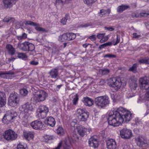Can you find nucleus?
<instances>
[{"instance_id":"bb28decb","label":"nucleus","mask_w":149,"mask_h":149,"mask_svg":"<svg viewBox=\"0 0 149 149\" xmlns=\"http://www.w3.org/2000/svg\"><path fill=\"white\" fill-rule=\"evenodd\" d=\"M110 12V9H107V10L102 9V10H100L99 15L100 17H104V16H106V15H108Z\"/></svg>"},{"instance_id":"774afa93","label":"nucleus","mask_w":149,"mask_h":149,"mask_svg":"<svg viewBox=\"0 0 149 149\" xmlns=\"http://www.w3.org/2000/svg\"><path fill=\"white\" fill-rule=\"evenodd\" d=\"M91 25V24H85L84 25H81L82 26H90Z\"/></svg>"},{"instance_id":"338daca9","label":"nucleus","mask_w":149,"mask_h":149,"mask_svg":"<svg viewBox=\"0 0 149 149\" xmlns=\"http://www.w3.org/2000/svg\"><path fill=\"white\" fill-rule=\"evenodd\" d=\"M112 44V42H106V47L107 46H108V45H111Z\"/></svg>"},{"instance_id":"393cba45","label":"nucleus","mask_w":149,"mask_h":149,"mask_svg":"<svg viewBox=\"0 0 149 149\" xmlns=\"http://www.w3.org/2000/svg\"><path fill=\"white\" fill-rule=\"evenodd\" d=\"M84 100L83 102L85 105L91 106H92L94 103V101L91 99L89 97H84Z\"/></svg>"},{"instance_id":"72a5a7b5","label":"nucleus","mask_w":149,"mask_h":149,"mask_svg":"<svg viewBox=\"0 0 149 149\" xmlns=\"http://www.w3.org/2000/svg\"><path fill=\"white\" fill-rule=\"evenodd\" d=\"M130 86L131 88H133V89L135 90L137 86V81H135V80L132 81V82H130Z\"/></svg>"},{"instance_id":"c03bdc74","label":"nucleus","mask_w":149,"mask_h":149,"mask_svg":"<svg viewBox=\"0 0 149 149\" xmlns=\"http://www.w3.org/2000/svg\"><path fill=\"white\" fill-rule=\"evenodd\" d=\"M17 56L19 58H22V59H24V58H26L27 57L26 54H23V53H19Z\"/></svg>"},{"instance_id":"603ef678","label":"nucleus","mask_w":149,"mask_h":149,"mask_svg":"<svg viewBox=\"0 0 149 149\" xmlns=\"http://www.w3.org/2000/svg\"><path fill=\"white\" fill-rule=\"evenodd\" d=\"M120 36H119L118 35H117L116 37V40L115 43H113V45H116V44H117L118 43H119L120 42Z\"/></svg>"},{"instance_id":"37998d69","label":"nucleus","mask_w":149,"mask_h":149,"mask_svg":"<svg viewBox=\"0 0 149 149\" xmlns=\"http://www.w3.org/2000/svg\"><path fill=\"white\" fill-rule=\"evenodd\" d=\"M13 18H12V17H11L6 16V17H5L3 19V22H8L12 21H13Z\"/></svg>"},{"instance_id":"052dcab7","label":"nucleus","mask_w":149,"mask_h":149,"mask_svg":"<svg viewBox=\"0 0 149 149\" xmlns=\"http://www.w3.org/2000/svg\"><path fill=\"white\" fill-rule=\"evenodd\" d=\"M133 38H138L140 37H141V35H138L137 33H133Z\"/></svg>"},{"instance_id":"2eb2a0df","label":"nucleus","mask_w":149,"mask_h":149,"mask_svg":"<svg viewBox=\"0 0 149 149\" xmlns=\"http://www.w3.org/2000/svg\"><path fill=\"white\" fill-rule=\"evenodd\" d=\"M89 146L93 148L97 147L99 145V142L97 139L95 138L94 136H92L88 140Z\"/></svg>"},{"instance_id":"2f4dec72","label":"nucleus","mask_w":149,"mask_h":149,"mask_svg":"<svg viewBox=\"0 0 149 149\" xmlns=\"http://www.w3.org/2000/svg\"><path fill=\"white\" fill-rule=\"evenodd\" d=\"M58 40L60 42H64L67 40V33H63L62 35L59 36Z\"/></svg>"},{"instance_id":"f8f14e48","label":"nucleus","mask_w":149,"mask_h":149,"mask_svg":"<svg viewBox=\"0 0 149 149\" xmlns=\"http://www.w3.org/2000/svg\"><path fill=\"white\" fill-rule=\"evenodd\" d=\"M77 114L80 120L86 121L88 117L89 113L87 111H85L83 109H78L77 111Z\"/></svg>"},{"instance_id":"412c9836","label":"nucleus","mask_w":149,"mask_h":149,"mask_svg":"<svg viewBox=\"0 0 149 149\" xmlns=\"http://www.w3.org/2000/svg\"><path fill=\"white\" fill-rule=\"evenodd\" d=\"M15 76L14 72H9L8 73H1L0 76L6 79H12Z\"/></svg>"},{"instance_id":"7c9ffc66","label":"nucleus","mask_w":149,"mask_h":149,"mask_svg":"<svg viewBox=\"0 0 149 149\" xmlns=\"http://www.w3.org/2000/svg\"><path fill=\"white\" fill-rule=\"evenodd\" d=\"M35 28L37 31H42V32H45L46 30L45 29H43L42 27L40 26V25L39 24L34 22Z\"/></svg>"},{"instance_id":"6e6d98bb","label":"nucleus","mask_w":149,"mask_h":149,"mask_svg":"<svg viewBox=\"0 0 149 149\" xmlns=\"http://www.w3.org/2000/svg\"><path fill=\"white\" fill-rule=\"evenodd\" d=\"M104 29H107L108 30V31H114L115 29L114 28H113L112 27H106V26L104 27Z\"/></svg>"},{"instance_id":"09e8293b","label":"nucleus","mask_w":149,"mask_h":149,"mask_svg":"<svg viewBox=\"0 0 149 149\" xmlns=\"http://www.w3.org/2000/svg\"><path fill=\"white\" fill-rule=\"evenodd\" d=\"M35 22L33 21H26L25 22V25H31V26H34Z\"/></svg>"},{"instance_id":"8fccbe9b","label":"nucleus","mask_w":149,"mask_h":149,"mask_svg":"<svg viewBox=\"0 0 149 149\" xmlns=\"http://www.w3.org/2000/svg\"><path fill=\"white\" fill-rule=\"evenodd\" d=\"M27 37V35L25 33H24L21 36H18V39H25Z\"/></svg>"},{"instance_id":"423d86ee","label":"nucleus","mask_w":149,"mask_h":149,"mask_svg":"<svg viewBox=\"0 0 149 149\" xmlns=\"http://www.w3.org/2000/svg\"><path fill=\"white\" fill-rule=\"evenodd\" d=\"M141 84L140 87L147 90L144 95V97L147 100H149V80L146 77L141 78L140 79Z\"/></svg>"},{"instance_id":"7ed1b4c3","label":"nucleus","mask_w":149,"mask_h":149,"mask_svg":"<svg viewBox=\"0 0 149 149\" xmlns=\"http://www.w3.org/2000/svg\"><path fill=\"white\" fill-rule=\"evenodd\" d=\"M48 96V94L45 91L43 90H40L38 91L34 94L31 98L35 102L43 101L45 100Z\"/></svg>"},{"instance_id":"f3484780","label":"nucleus","mask_w":149,"mask_h":149,"mask_svg":"<svg viewBox=\"0 0 149 149\" xmlns=\"http://www.w3.org/2000/svg\"><path fill=\"white\" fill-rule=\"evenodd\" d=\"M78 133L81 136H84L87 134V129L81 125L78 126L77 127Z\"/></svg>"},{"instance_id":"f03ea898","label":"nucleus","mask_w":149,"mask_h":149,"mask_svg":"<svg viewBox=\"0 0 149 149\" xmlns=\"http://www.w3.org/2000/svg\"><path fill=\"white\" fill-rule=\"evenodd\" d=\"M20 109L22 111L20 115V117L23 120H27L28 117L31 116L33 110L32 105L29 103H26L22 105L20 107Z\"/></svg>"},{"instance_id":"58836bf2","label":"nucleus","mask_w":149,"mask_h":149,"mask_svg":"<svg viewBox=\"0 0 149 149\" xmlns=\"http://www.w3.org/2000/svg\"><path fill=\"white\" fill-rule=\"evenodd\" d=\"M57 132L58 134L60 135L63 134L64 133V132L63 127H59L57 130Z\"/></svg>"},{"instance_id":"1a4fd4ad","label":"nucleus","mask_w":149,"mask_h":149,"mask_svg":"<svg viewBox=\"0 0 149 149\" xmlns=\"http://www.w3.org/2000/svg\"><path fill=\"white\" fill-rule=\"evenodd\" d=\"M17 113L14 110H9L7 111L6 114L4 115L2 119L3 121L5 123L7 121L11 122L16 117Z\"/></svg>"},{"instance_id":"864d4df0","label":"nucleus","mask_w":149,"mask_h":149,"mask_svg":"<svg viewBox=\"0 0 149 149\" xmlns=\"http://www.w3.org/2000/svg\"><path fill=\"white\" fill-rule=\"evenodd\" d=\"M54 136H49V135H46V136H45V139L47 140L48 141L50 140V139H54Z\"/></svg>"},{"instance_id":"a19ab883","label":"nucleus","mask_w":149,"mask_h":149,"mask_svg":"<svg viewBox=\"0 0 149 149\" xmlns=\"http://www.w3.org/2000/svg\"><path fill=\"white\" fill-rule=\"evenodd\" d=\"M97 0H83L84 3L89 5H91L94 3Z\"/></svg>"},{"instance_id":"5fc2aeb1","label":"nucleus","mask_w":149,"mask_h":149,"mask_svg":"<svg viewBox=\"0 0 149 149\" xmlns=\"http://www.w3.org/2000/svg\"><path fill=\"white\" fill-rule=\"evenodd\" d=\"M104 57H108V58H115L116 55L112 54H106L104 56Z\"/></svg>"},{"instance_id":"f704fd0d","label":"nucleus","mask_w":149,"mask_h":149,"mask_svg":"<svg viewBox=\"0 0 149 149\" xmlns=\"http://www.w3.org/2000/svg\"><path fill=\"white\" fill-rule=\"evenodd\" d=\"M139 62L141 64V63H145V64H149V58L146 57L144 58H141L139 59Z\"/></svg>"},{"instance_id":"79ce46f5","label":"nucleus","mask_w":149,"mask_h":149,"mask_svg":"<svg viewBox=\"0 0 149 149\" xmlns=\"http://www.w3.org/2000/svg\"><path fill=\"white\" fill-rule=\"evenodd\" d=\"M72 0H56V3H68Z\"/></svg>"},{"instance_id":"aec40b11","label":"nucleus","mask_w":149,"mask_h":149,"mask_svg":"<svg viewBox=\"0 0 149 149\" xmlns=\"http://www.w3.org/2000/svg\"><path fill=\"white\" fill-rule=\"evenodd\" d=\"M58 68H52L49 72V74L52 78H56L58 74Z\"/></svg>"},{"instance_id":"473e14b6","label":"nucleus","mask_w":149,"mask_h":149,"mask_svg":"<svg viewBox=\"0 0 149 149\" xmlns=\"http://www.w3.org/2000/svg\"><path fill=\"white\" fill-rule=\"evenodd\" d=\"M109 70L108 69H100L99 70V73L102 75H107V74H109Z\"/></svg>"},{"instance_id":"4c0bfd02","label":"nucleus","mask_w":149,"mask_h":149,"mask_svg":"<svg viewBox=\"0 0 149 149\" xmlns=\"http://www.w3.org/2000/svg\"><path fill=\"white\" fill-rule=\"evenodd\" d=\"M28 92L25 88H23L20 90V93L22 96H26Z\"/></svg>"},{"instance_id":"6e6552de","label":"nucleus","mask_w":149,"mask_h":149,"mask_svg":"<svg viewBox=\"0 0 149 149\" xmlns=\"http://www.w3.org/2000/svg\"><path fill=\"white\" fill-rule=\"evenodd\" d=\"M49 109L46 105H40L37 109V113L39 118H44L46 117Z\"/></svg>"},{"instance_id":"3c124183","label":"nucleus","mask_w":149,"mask_h":149,"mask_svg":"<svg viewBox=\"0 0 149 149\" xmlns=\"http://www.w3.org/2000/svg\"><path fill=\"white\" fill-rule=\"evenodd\" d=\"M77 119H73L71 123V125L72 127H75L76 125H77Z\"/></svg>"},{"instance_id":"0eeeda50","label":"nucleus","mask_w":149,"mask_h":149,"mask_svg":"<svg viewBox=\"0 0 149 149\" xmlns=\"http://www.w3.org/2000/svg\"><path fill=\"white\" fill-rule=\"evenodd\" d=\"M19 100L18 94L15 92H12L9 96L8 104L11 106H16L19 103Z\"/></svg>"},{"instance_id":"dca6fc26","label":"nucleus","mask_w":149,"mask_h":149,"mask_svg":"<svg viewBox=\"0 0 149 149\" xmlns=\"http://www.w3.org/2000/svg\"><path fill=\"white\" fill-rule=\"evenodd\" d=\"M107 145L108 149H115L117 146L115 140L112 139L108 140L107 142Z\"/></svg>"},{"instance_id":"9b49d317","label":"nucleus","mask_w":149,"mask_h":149,"mask_svg":"<svg viewBox=\"0 0 149 149\" xmlns=\"http://www.w3.org/2000/svg\"><path fill=\"white\" fill-rule=\"evenodd\" d=\"M108 84L112 87H120L121 84V81L120 78H111L108 79Z\"/></svg>"},{"instance_id":"0e129e2a","label":"nucleus","mask_w":149,"mask_h":149,"mask_svg":"<svg viewBox=\"0 0 149 149\" xmlns=\"http://www.w3.org/2000/svg\"><path fill=\"white\" fill-rule=\"evenodd\" d=\"M105 82V81L104 79H101L99 82L100 85H104Z\"/></svg>"},{"instance_id":"a878e982","label":"nucleus","mask_w":149,"mask_h":149,"mask_svg":"<svg viewBox=\"0 0 149 149\" xmlns=\"http://www.w3.org/2000/svg\"><path fill=\"white\" fill-rule=\"evenodd\" d=\"M46 123L48 125L50 126H54L55 124V121L54 118L52 116H49L45 120Z\"/></svg>"},{"instance_id":"20e7f679","label":"nucleus","mask_w":149,"mask_h":149,"mask_svg":"<svg viewBox=\"0 0 149 149\" xmlns=\"http://www.w3.org/2000/svg\"><path fill=\"white\" fill-rule=\"evenodd\" d=\"M95 102L96 105L100 108L105 107L110 103V100L107 96L98 97L95 98Z\"/></svg>"},{"instance_id":"4468645a","label":"nucleus","mask_w":149,"mask_h":149,"mask_svg":"<svg viewBox=\"0 0 149 149\" xmlns=\"http://www.w3.org/2000/svg\"><path fill=\"white\" fill-rule=\"evenodd\" d=\"M31 125L33 128L36 130H42L44 128L42 122L39 120H35L33 121L31 123Z\"/></svg>"},{"instance_id":"de8ad7c7","label":"nucleus","mask_w":149,"mask_h":149,"mask_svg":"<svg viewBox=\"0 0 149 149\" xmlns=\"http://www.w3.org/2000/svg\"><path fill=\"white\" fill-rule=\"evenodd\" d=\"M109 38V35H107V36H105V37L104 36L101 39V40H100V42L103 43V42H106V41H107V40H108Z\"/></svg>"},{"instance_id":"13d9d810","label":"nucleus","mask_w":149,"mask_h":149,"mask_svg":"<svg viewBox=\"0 0 149 149\" xmlns=\"http://www.w3.org/2000/svg\"><path fill=\"white\" fill-rule=\"evenodd\" d=\"M62 141H61V142L58 143L57 147H55L54 148H52V149H60L62 146Z\"/></svg>"},{"instance_id":"c85d7f7f","label":"nucleus","mask_w":149,"mask_h":149,"mask_svg":"<svg viewBox=\"0 0 149 149\" xmlns=\"http://www.w3.org/2000/svg\"><path fill=\"white\" fill-rule=\"evenodd\" d=\"M6 48L8 49L9 54L11 55H13L15 54V49L11 45H6Z\"/></svg>"},{"instance_id":"9d476101","label":"nucleus","mask_w":149,"mask_h":149,"mask_svg":"<svg viewBox=\"0 0 149 149\" xmlns=\"http://www.w3.org/2000/svg\"><path fill=\"white\" fill-rule=\"evenodd\" d=\"M18 47L24 51H33L35 49L34 45L28 42H24L22 43H18Z\"/></svg>"},{"instance_id":"cd10ccee","label":"nucleus","mask_w":149,"mask_h":149,"mask_svg":"<svg viewBox=\"0 0 149 149\" xmlns=\"http://www.w3.org/2000/svg\"><path fill=\"white\" fill-rule=\"evenodd\" d=\"M76 35L72 33V32H69V33H66V37L67 40H73L75 38Z\"/></svg>"},{"instance_id":"39448f33","label":"nucleus","mask_w":149,"mask_h":149,"mask_svg":"<svg viewBox=\"0 0 149 149\" xmlns=\"http://www.w3.org/2000/svg\"><path fill=\"white\" fill-rule=\"evenodd\" d=\"M3 138L6 141H14L17 138V134L11 129H8L6 130L3 134Z\"/></svg>"},{"instance_id":"ea45409f","label":"nucleus","mask_w":149,"mask_h":149,"mask_svg":"<svg viewBox=\"0 0 149 149\" xmlns=\"http://www.w3.org/2000/svg\"><path fill=\"white\" fill-rule=\"evenodd\" d=\"M137 64H136V63H134V64L132 65V67L129 68V71H133V72H136L137 71Z\"/></svg>"},{"instance_id":"5701e85b","label":"nucleus","mask_w":149,"mask_h":149,"mask_svg":"<svg viewBox=\"0 0 149 149\" xmlns=\"http://www.w3.org/2000/svg\"><path fill=\"white\" fill-rule=\"evenodd\" d=\"M23 135L26 139L29 141L31 139H33L34 132L32 131H25L23 132Z\"/></svg>"},{"instance_id":"4be33fe9","label":"nucleus","mask_w":149,"mask_h":149,"mask_svg":"<svg viewBox=\"0 0 149 149\" xmlns=\"http://www.w3.org/2000/svg\"><path fill=\"white\" fill-rule=\"evenodd\" d=\"M6 103V99L4 93L0 92V107L3 106Z\"/></svg>"},{"instance_id":"a18cd8bd","label":"nucleus","mask_w":149,"mask_h":149,"mask_svg":"<svg viewBox=\"0 0 149 149\" xmlns=\"http://www.w3.org/2000/svg\"><path fill=\"white\" fill-rule=\"evenodd\" d=\"M140 14L142 17H148L149 15V13H147L145 11H143L140 13Z\"/></svg>"},{"instance_id":"c9c22d12","label":"nucleus","mask_w":149,"mask_h":149,"mask_svg":"<svg viewBox=\"0 0 149 149\" xmlns=\"http://www.w3.org/2000/svg\"><path fill=\"white\" fill-rule=\"evenodd\" d=\"M69 18L70 16L69 15H68V14H66L65 17H63L61 19V23L63 24H65L68 19Z\"/></svg>"},{"instance_id":"e2e57ef3","label":"nucleus","mask_w":149,"mask_h":149,"mask_svg":"<svg viewBox=\"0 0 149 149\" xmlns=\"http://www.w3.org/2000/svg\"><path fill=\"white\" fill-rule=\"evenodd\" d=\"M106 47V43H104L99 46V48H105Z\"/></svg>"},{"instance_id":"49530a36","label":"nucleus","mask_w":149,"mask_h":149,"mask_svg":"<svg viewBox=\"0 0 149 149\" xmlns=\"http://www.w3.org/2000/svg\"><path fill=\"white\" fill-rule=\"evenodd\" d=\"M17 149H28L26 147H24V146L23 145H21V143H19L17 146Z\"/></svg>"},{"instance_id":"e433bc0d","label":"nucleus","mask_w":149,"mask_h":149,"mask_svg":"<svg viewBox=\"0 0 149 149\" xmlns=\"http://www.w3.org/2000/svg\"><path fill=\"white\" fill-rule=\"evenodd\" d=\"M72 102L74 104H76L77 103L79 98L78 94H76L72 97Z\"/></svg>"},{"instance_id":"c756f323","label":"nucleus","mask_w":149,"mask_h":149,"mask_svg":"<svg viewBox=\"0 0 149 149\" xmlns=\"http://www.w3.org/2000/svg\"><path fill=\"white\" fill-rule=\"evenodd\" d=\"M129 6L127 5H121L118 6L117 8V10L118 12H122L123 10H127L129 7Z\"/></svg>"},{"instance_id":"69168bd1","label":"nucleus","mask_w":149,"mask_h":149,"mask_svg":"<svg viewBox=\"0 0 149 149\" xmlns=\"http://www.w3.org/2000/svg\"><path fill=\"white\" fill-rule=\"evenodd\" d=\"M62 86V84H60V85H58V86H57L56 88V90H57V91H58V90H59L60 88H61V86Z\"/></svg>"},{"instance_id":"6ab92c4d","label":"nucleus","mask_w":149,"mask_h":149,"mask_svg":"<svg viewBox=\"0 0 149 149\" xmlns=\"http://www.w3.org/2000/svg\"><path fill=\"white\" fill-rule=\"evenodd\" d=\"M4 6L5 8L11 7L13 4H15L17 0H2Z\"/></svg>"},{"instance_id":"4d7b16f0","label":"nucleus","mask_w":149,"mask_h":149,"mask_svg":"<svg viewBox=\"0 0 149 149\" xmlns=\"http://www.w3.org/2000/svg\"><path fill=\"white\" fill-rule=\"evenodd\" d=\"M104 35H105V33H99V34H98L97 35V37L99 39H102L103 37H104Z\"/></svg>"},{"instance_id":"ddd939ff","label":"nucleus","mask_w":149,"mask_h":149,"mask_svg":"<svg viewBox=\"0 0 149 149\" xmlns=\"http://www.w3.org/2000/svg\"><path fill=\"white\" fill-rule=\"evenodd\" d=\"M120 135L123 138L128 139L132 136V132L131 130L123 129L120 131Z\"/></svg>"},{"instance_id":"bf43d9fd","label":"nucleus","mask_w":149,"mask_h":149,"mask_svg":"<svg viewBox=\"0 0 149 149\" xmlns=\"http://www.w3.org/2000/svg\"><path fill=\"white\" fill-rule=\"evenodd\" d=\"M88 38L90 39L91 40H95L96 39V35H93L89 36Z\"/></svg>"},{"instance_id":"680f3d73","label":"nucleus","mask_w":149,"mask_h":149,"mask_svg":"<svg viewBox=\"0 0 149 149\" xmlns=\"http://www.w3.org/2000/svg\"><path fill=\"white\" fill-rule=\"evenodd\" d=\"M38 63H39L38 62H37V61H31L30 62L31 64H32V65H37Z\"/></svg>"},{"instance_id":"b1692460","label":"nucleus","mask_w":149,"mask_h":149,"mask_svg":"<svg viewBox=\"0 0 149 149\" xmlns=\"http://www.w3.org/2000/svg\"><path fill=\"white\" fill-rule=\"evenodd\" d=\"M71 139L70 138H68L65 140L63 146L64 149H70L71 147Z\"/></svg>"},{"instance_id":"a211bd4d","label":"nucleus","mask_w":149,"mask_h":149,"mask_svg":"<svg viewBox=\"0 0 149 149\" xmlns=\"http://www.w3.org/2000/svg\"><path fill=\"white\" fill-rule=\"evenodd\" d=\"M136 141L137 145L139 147H142L143 144L147 143L146 140L142 136H139L136 139Z\"/></svg>"},{"instance_id":"f257e3e1","label":"nucleus","mask_w":149,"mask_h":149,"mask_svg":"<svg viewBox=\"0 0 149 149\" xmlns=\"http://www.w3.org/2000/svg\"><path fill=\"white\" fill-rule=\"evenodd\" d=\"M132 117V114L130 111L120 107L117 110L111 111L108 120L110 125L118 126L123 122L129 121Z\"/></svg>"}]
</instances>
